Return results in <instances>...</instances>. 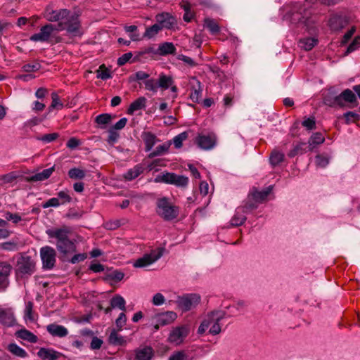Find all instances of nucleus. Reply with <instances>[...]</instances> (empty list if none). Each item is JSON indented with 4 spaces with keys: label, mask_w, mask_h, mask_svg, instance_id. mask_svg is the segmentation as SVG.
Here are the masks:
<instances>
[{
    "label": "nucleus",
    "mask_w": 360,
    "mask_h": 360,
    "mask_svg": "<svg viewBox=\"0 0 360 360\" xmlns=\"http://www.w3.org/2000/svg\"><path fill=\"white\" fill-rule=\"evenodd\" d=\"M342 103L346 105V103L352 104V106H357L359 103L356 96L349 89H346L340 94Z\"/></svg>",
    "instance_id": "obj_27"
},
{
    "label": "nucleus",
    "mask_w": 360,
    "mask_h": 360,
    "mask_svg": "<svg viewBox=\"0 0 360 360\" xmlns=\"http://www.w3.org/2000/svg\"><path fill=\"white\" fill-rule=\"evenodd\" d=\"M195 142L201 149L210 150L217 143V136L213 132L209 133L207 135L199 134L195 138Z\"/></svg>",
    "instance_id": "obj_10"
},
{
    "label": "nucleus",
    "mask_w": 360,
    "mask_h": 360,
    "mask_svg": "<svg viewBox=\"0 0 360 360\" xmlns=\"http://www.w3.org/2000/svg\"><path fill=\"white\" fill-rule=\"evenodd\" d=\"M246 217L241 212V210L238 207L236 214L231 220V225L232 226H241L246 220Z\"/></svg>",
    "instance_id": "obj_40"
},
{
    "label": "nucleus",
    "mask_w": 360,
    "mask_h": 360,
    "mask_svg": "<svg viewBox=\"0 0 360 360\" xmlns=\"http://www.w3.org/2000/svg\"><path fill=\"white\" fill-rule=\"evenodd\" d=\"M124 276V274L123 272L115 270L111 273L106 274L105 276L103 278V281H114L115 282H120L121 281Z\"/></svg>",
    "instance_id": "obj_47"
},
{
    "label": "nucleus",
    "mask_w": 360,
    "mask_h": 360,
    "mask_svg": "<svg viewBox=\"0 0 360 360\" xmlns=\"http://www.w3.org/2000/svg\"><path fill=\"white\" fill-rule=\"evenodd\" d=\"M211 324L212 320L209 319L208 314L207 318L202 321L200 326L198 327V333L200 335L203 334Z\"/></svg>",
    "instance_id": "obj_63"
},
{
    "label": "nucleus",
    "mask_w": 360,
    "mask_h": 360,
    "mask_svg": "<svg viewBox=\"0 0 360 360\" xmlns=\"http://www.w3.org/2000/svg\"><path fill=\"white\" fill-rule=\"evenodd\" d=\"M17 179V175L15 172L0 176V181L4 184H9L13 182Z\"/></svg>",
    "instance_id": "obj_61"
},
{
    "label": "nucleus",
    "mask_w": 360,
    "mask_h": 360,
    "mask_svg": "<svg viewBox=\"0 0 360 360\" xmlns=\"http://www.w3.org/2000/svg\"><path fill=\"white\" fill-rule=\"evenodd\" d=\"M146 101L147 100L144 96L138 98L130 104L127 110V113L128 115H133L135 111L145 108Z\"/></svg>",
    "instance_id": "obj_26"
},
{
    "label": "nucleus",
    "mask_w": 360,
    "mask_h": 360,
    "mask_svg": "<svg viewBox=\"0 0 360 360\" xmlns=\"http://www.w3.org/2000/svg\"><path fill=\"white\" fill-rule=\"evenodd\" d=\"M34 303L32 301H29L26 303L25 309V319H28L30 321L35 320L33 313Z\"/></svg>",
    "instance_id": "obj_52"
},
{
    "label": "nucleus",
    "mask_w": 360,
    "mask_h": 360,
    "mask_svg": "<svg viewBox=\"0 0 360 360\" xmlns=\"http://www.w3.org/2000/svg\"><path fill=\"white\" fill-rule=\"evenodd\" d=\"M110 304L113 309L118 308L123 311H126V302L120 295H114L111 298Z\"/></svg>",
    "instance_id": "obj_33"
},
{
    "label": "nucleus",
    "mask_w": 360,
    "mask_h": 360,
    "mask_svg": "<svg viewBox=\"0 0 360 360\" xmlns=\"http://www.w3.org/2000/svg\"><path fill=\"white\" fill-rule=\"evenodd\" d=\"M175 173L166 172L156 176L154 179L155 183H165L167 184H172Z\"/></svg>",
    "instance_id": "obj_37"
},
{
    "label": "nucleus",
    "mask_w": 360,
    "mask_h": 360,
    "mask_svg": "<svg viewBox=\"0 0 360 360\" xmlns=\"http://www.w3.org/2000/svg\"><path fill=\"white\" fill-rule=\"evenodd\" d=\"M108 342L110 345L115 346H124L127 342L124 338L119 335L115 329H113L110 333L108 338Z\"/></svg>",
    "instance_id": "obj_35"
},
{
    "label": "nucleus",
    "mask_w": 360,
    "mask_h": 360,
    "mask_svg": "<svg viewBox=\"0 0 360 360\" xmlns=\"http://www.w3.org/2000/svg\"><path fill=\"white\" fill-rule=\"evenodd\" d=\"M285 155L283 153L278 151L276 150H274L270 155L269 162L271 165L275 167L276 166L280 165L281 162L284 161Z\"/></svg>",
    "instance_id": "obj_38"
},
{
    "label": "nucleus",
    "mask_w": 360,
    "mask_h": 360,
    "mask_svg": "<svg viewBox=\"0 0 360 360\" xmlns=\"http://www.w3.org/2000/svg\"><path fill=\"white\" fill-rule=\"evenodd\" d=\"M0 248L7 251H15L18 248L15 242L7 241L0 243Z\"/></svg>",
    "instance_id": "obj_62"
},
{
    "label": "nucleus",
    "mask_w": 360,
    "mask_h": 360,
    "mask_svg": "<svg viewBox=\"0 0 360 360\" xmlns=\"http://www.w3.org/2000/svg\"><path fill=\"white\" fill-rule=\"evenodd\" d=\"M47 331L54 337L63 338L68 334V329L61 325L51 323L47 326Z\"/></svg>",
    "instance_id": "obj_23"
},
{
    "label": "nucleus",
    "mask_w": 360,
    "mask_h": 360,
    "mask_svg": "<svg viewBox=\"0 0 360 360\" xmlns=\"http://www.w3.org/2000/svg\"><path fill=\"white\" fill-rule=\"evenodd\" d=\"M272 189H273V186H269L267 188H266L265 189L259 191H257V189L256 188L254 187L252 189V191L250 193V196H251V198L255 201H256L259 203H262L263 202H264L266 200L268 195L272 191Z\"/></svg>",
    "instance_id": "obj_19"
},
{
    "label": "nucleus",
    "mask_w": 360,
    "mask_h": 360,
    "mask_svg": "<svg viewBox=\"0 0 360 360\" xmlns=\"http://www.w3.org/2000/svg\"><path fill=\"white\" fill-rule=\"evenodd\" d=\"M13 267L7 261H0V292L5 291L10 285L9 276Z\"/></svg>",
    "instance_id": "obj_8"
},
{
    "label": "nucleus",
    "mask_w": 360,
    "mask_h": 360,
    "mask_svg": "<svg viewBox=\"0 0 360 360\" xmlns=\"http://www.w3.org/2000/svg\"><path fill=\"white\" fill-rule=\"evenodd\" d=\"M70 11V10L66 8L51 11L46 10L45 18L48 21L58 22V23H60L65 20V17H68Z\"/></svg>",
    "instance_id": "obj_15"
},
{
    "label": "nucleus",
    "mask_w": 360,
    "mask_h": 360,
    "mask_svg": "<svg viewBox=\"0 0 360 360\" xmlns=\"http://www.w3.org/2000/svg\"><path fill=\"white\" fill-rule=\"evenodd\" d=\"M176 49L172 42H163L159 45L158 49H155V55L165 56L176 54Z\"/></svg>",
    "instance_id": "obj_20"
},
{
    "label": "nucleus",
    "mask_w": 360,
    "mask_h": 360,
    "mask_svg": "<svg viewBox=\"0 0 360 360\" xmlns=\"http://www.w3.org/2000/svg\"><path fill=\"white\" fill-rule=\"evenodd\" d=\"M65 19L56 25V30L66 31L68 34L73 37H81L83 34L79 15L70 11L68 17H65Z\"/></svg>",
    "instance_id": "obj_3"
},
{
    "label": "nucleus",
    "mask_w": 360,
    "mask_h": 360,
    "mask_svg": "<svg viewBox=\"0 0 360 360\" xmlns=\"http://www.w3.org/2000/svg\"><path fill=\"white\" fill-rule=\"evenodd\" d=\"M145 167L143 164H137L133 168L129 169L124 174V178L127 181H131L143 173Z\"/></svg>",
    "instance_id": "obj_25"
},
{
    "label": "nucleus",
    "mask_w": 360,
    "mask_h": 360,
    "mask_svg": "<svg viewBox=\"0 0 360 360\" xmlns=\"http://www.w3.org/2000/svg\"><path fill=\"white\" fill-rule=\"evenodd\" d=\"M40 256L42 261V268L44 269H52L55 266L56 262V252L50 246H44L40 249Z\"/></svg>",
    "instance_id": "obj_6"
},
{
    "label": "nucleus",
    "mask_w": 360,
    "mask_h": 360,
    "mask_svg": "<svg viewBox=\"0 0 360 360\" xmlns=\"http://www.w3.org/2000/svg\"><path fill=\"white\" fill-rule=\"evenodd\" d=\"M360 47V36H356L352 43L348 46L346 53H350Z\"/></svg>",
    "instance_id": "obj_60"
},
{
    "label": "nucleus",
    "mask_w": 360,
    "mask_h": 360,
    "mask_svg": "<svg viewBox=\"0 0 360 360\" xmlns=\"http://www.w3.org/2000/svg\"><path fill=\"white\" fill-rule=\"evenodd\" d=\"M155 20L161 30L166 28L171 30L176 24V20L171 13L167 12H162L155 15Z\"/></svg>",
    "instance_id": "obj_14"
},
{
    "label": "nucleus",
    "mask_w": 360,
    "mask_h": 360,
    "mask_svg": "<svg viewBox=\"0 0 360 360\" xmlns=\"http://www.w3.org/2000/svg\"><path fill=\"white\" fill-rule=\"evenodd\" d=\"M200 301V297L197 294H187L182 297H179L177 300L178 307L183 311H187L191 309L193 307L197 305Z\"/></svg>",
    "instance_id": "obj_9"
},
{
    "label": "nucleus",
    "mask_w": 360,
    "mask_h": 360,
    "mask_svg": "<svg viewBox=\"0 0 360 360\" xmlns=\"http://www.w3.org/2000/svg\"><path fill=\"white\" fill-rule=\"evenodd\" d=\"M329 27L332 30L338 31L344 27L342 18L340 15H333L328 20Z\"/></svg>",
    "instance_id": "obj_36"
},
{
    "label": "nucleus",
    "mask_w": 360,
    "mask_h": 360,
    "mask_svg": "<svg viewBox=\"0 0 360 360\" xmlns=\"http://www.w3.org/2000/svg\"><path fill=\"white\" fill-rule=\"evenodd\" d=\"M15 335L17 338L27 340L31 343H36L38 340L37 335L25 328L18 330L15 333Z\"/></svg>",
    "instance_id": "obj_30"
},
{
    "label": "nucleus",
    "mask_w": 360,
    "mask_h": 360,
    "mask_svg": "<svg viewBox=\"0 0 360 360\" xmlns=\"http://www.w3.org/2000/svg\"><path fill=\"white\" fill-rule=\"evenodd\" d=\"M54 170V166L48 169H45L42 172L37 173L34 175L27 176L25 180L27 182H36L46 180L51 176Z\"/></svg>",
    "instance_id": "obj_22"
},
{
    "label": "nucleus",
    "mask_w": 360,
    "mask_h": 360,
    "mask_svg": "<svg viewBox=\"0 0 360 360\" xmlns=\"http://www.w3.org/2000/svg\"><path fill=\"white\" fill-rule=\"evenodd\" d=\"M188 137V133L187 131H184L174 136L173 139V143L174 144V147L176 148H180L182 147L183 141L186 140Z\"/></svg>",
    "instance_id": "obj_51"
},
{
    "label": "nucleus",
    "mask_w": 360,
    "mask_h": 360,
    "mask_svg": "<svg viewBox=\"0 0 360 360\" xmlns=\"http://www.w3.org/2000/svg\"><path fill=\"white\" fill-rule=\"evenodd\" d=\"M37 354L41 360H57L60 356H64L62 353L54 350L53 348L45 347H41Z\"/></svg>",
    "instance_id": "obj_17"
},
{
    "label": "nucleus",
    "mask_w": 360,
    "mask_h": 360,
    "mask_svg": "<svg viewBox=\"0 0 360 360\" xmlns=\"http://www.w3.org/2000/svg\"><path fill=\"white\" fill-rule=\"evenodd\" d=\"M46 233L51 238H56V249L59 252V259L62 262H68V256L76 252L77 246L75 240L68 237L69 230L66 226L60 229H51L46 231Z\"/></svg>",
    "instance_id": "obj_1"
},
{
    "label": "nucleus",
    "mask_w": 360,
    "mask_h": 360,
    "mask_svg": "<svg viewBox=\"0 0 360 360\" xmlns=\"http://www.w3.org/2000/svg\"><path fill=\"white\" fill-rule=\"evenodd\" d=\"M225 315L226 311L221 310L212 311L209 313V319L212 320V324L209 331L210 334L215 335L221 332L219 322L225 317Z\"/></svg>",
    "instance_id": "obj_13"
},
{
    "label": "nucleus",
    "mask_w": 360,
    "mask_h": 360,
    "mask_svg": "<svg viewBox=\"0 0 360 360\" xmlns=\"http://www.w3.org/2000/svg\"><path fill=\"white\" fill-rule=\"evenodd\" d=\"M188 177L183 175H178L175 174V177L174 178V181L172 182L173 185H175L179 187H185L188 185Z\"/></svg>",
    "instance_id": "obj_56"
},
{
    "label": "nucleus",
    "mask_w": 360,
    "mask_h": 360,
    "mask_svg": "<svg viewBox=\"0 0 360 360\" xmlns=\"http://www.w3.org/2000/svg\"><path fill=\"white\" fill-rule=\"evenodd\" d=\"M156 212L165 221L176 219L179 214V207L172 203L167 197L158 198L156 202Z\"/></svg>",
    "instance_id": "obj_4"
},
{
    "label": "nucleus",
    "mask_w": 360,
    "mask_h": 360,
    "mask_svg": "<svg viewBox=\"0 0 360 360\" xmlns=\"http://www.w3.org/2000/svg\"><path fill=\"white\" fill-rule=\"evenodd\" d=\"M150 75L143 71H138L129 77V82H134L138 81H143V82L149 79Z\"/></svg>",
    "instance_id": "obj_48"
},
{
    "label": "nucleus",
    "mask_w": 360,
    "mask_h": 360,
    "mask_svg": "<svg viewBox=\"0 0 360 360\" xmlns=\"http://www.w3.org/2000/svg\"><path fill=\"white\" fill-rule=\"evenodd\" d=\"M153 54L155 55V49L153 46L146 47L139 51L135 52V55L132 58L131 63L140 62L142 59H146L147 55Z\"/></svg>",
    "instance_id": "obj_29"
},
{
    "label": "nucleus",
    "mask_w": 360,
    "mask_h": 360,
    "mask_svg": "<svg viewBox=\"0 0 360 360\" xmlns=\"http://www.w3.org/2000/svg\"><path fill=\"white\" fill-rule=\"evenodd\" d=\"M204 26L212 35H217L220 32V26L214 19L205 18L204 19Z\"/></svg>",
    "instance_id": "obj_31"
},
{
    "label": "nucleus",
    "mask_w": 360,
    "mask_h": 360,
    "mask_svg": "<svg viewBox=\"0 0 360 360\" xmlns=\"http://www.w3.org/2000/svg\"><path fill=\"white\" fill-rule=\"evenodd\" d=\"M325 141L324 136L321 132L314 133L309 138V146H316L323 143Z\"/></svg>",
    "instance_id": "obj_50"
},
{
    "label": "nucleus",
    "mask_w": 360,
    "mask_h": 360,
    "mask_svg": "<svg viewBox=\"0 0 360 360\" xmlns=\"http://www.w3.org/2000/svg\"><path fill=\"white\" fill-rule=\"evenodd\" d=\"M7 349L13 354L21 358H25L27 355L26 351L15 343H10L8 345Z\"/></svg>",
    "instance_id": "obj_42"
},
{
    "label": "nucleus",
    "mask_w": 360,
    "mask_h": 360,
    "mask_svg": "<svg viewBox=\"0 0 360 360\" xmlns=\"http://www.w3.org/2000/svg\"><path fill=\"white\" fill-rule=\"evenodd\" d=\"M141 137L144 143V150L146 152L150 151L156 143L160 141L158 136L150 131H143L141 134Z\"/></svg>",
    "instance_id": "obj_16"
},
{
    "label": "nucleus",
    "mask_w": 360,
    "mask_h": 360,
    "mask_svg": "<svg viewBox=\"0 0 360 360\" xmlns=\"http://www.w3.org/2000/svg\"><path fill=\"white\" fill-rule=\"evenodd\" d=\"M302 125L305 127L307 130H313L316 127V120L314 117H304V120L302 122Z\"/></svg>",
    "instance_id": "obj_58"
},
{
    "label": "nucleus",
    "mask_w": 360,
    "mask_h": 360,
    "mask_svg": "<svg viewBox=\"0 0 360 360\" xmlns=\"http://www.w3.org/2000/svg\"><path fill=\"white\" fill-rule=\"evenodd\" d=\"M41 67V66L40 63L38 62H36L33 64H31V63L25 64L22 67V69L24 72H37V71L39 70Z\"/></svg>",
    "instance_id": "obj_59"
},
{
    "label": "nucleus",
    "mask_w": 360,
    "mask_h": 360,
    "mask_svg": "<svg viewBox=\"0 0 360 360\" xmlns=\"http://www.w3.org/2000/svg\"><path fill=\"white\" fill-rule=\"evenodd\" d=\"M36 262L32 257L21 253L14 267L15 278L17 282L27 280L36 271Z\"/></svg>",
    "instance_id": "obj_2"
},
{
    "label": "nucleus",
    "mask_w": 360,
    "mask_h": 360,
    "mask_svg": "<svg viewBox=\"0 0 360 360\" xmlns=\"http://www.w3.org/2000/svg\"><path fill=\"white\" fill-rule=\"evenodd\" d=\"M259 202L255 201L250 194L248 195V199L245 202L244 205L241 207H239L241 210V212L247 213L252 210H256L258 207Z\"/></svg>",
    "instance_id": "obj_41"
},
{
    "label": "nucleus",
    "mask_w": 360,
    "mask_h": 360,
    "mask_svg": "<svg viewBox=\"0 0 360 360\" xmlns=\"http://www.w3.org/2000/svg\"><path fill=\"white\" fill-rule=\"evenodd\" d=\"M189 333V328L186 326H181L173 328L170 332L168 341L171 343H174L176 345L183 342L185 338Z\"/></svg>",
    "instance_id": "obj_12"
},
{
    "label": "nucleus",
    "mask_w": 360,
    "mask_h": 360,
    "mask_svg": "<svg viewBox=\"0 0 360 360\" xmlns=\"http://www.w3.org/2000/svg\"><path fill=\"white\" fill-rule=\"evenodd\" d=\"M307 148L306 143L300 142L294 146L293 148L288 153V156L292 158L297 155H302L307 152Z\"/></svg>",
    "instance_id": "obj_32"
},
{
    "label": "nucleus",
    "mask_w": 360,
    "mask_h": 360,
    "mask_svg": "<svg viewBox=\"0 0 360 360\" xmlns=\"http://www.w3.org/2000/svg\"><path fill=\"white\" fill-rule=\"evenodd\" d=\"M56 30V25L53 24H46L42 26L39 33H35L30 37L32 41L49 42L53 31Z\"/></svg>",
    "instance_id": "obj_11"
},
{
    "label": "nucleus",
    "mask_w": 360,
    "mask_h": 360,
    "mask_svg": "<svg viewBox=\"0 0 360 360\" xmlns=\"http://www.w3.org/2000/svg\"><path fill=\"white\" fill-rule=\"evenodd\" d=\"M112 115L108 113L100 114L95 118V122L98 124V127L105 129L107 124H110L112 120Z\"/></svg>",
    "instance_id": "obj_34"
},
{
    "label": "nucleus",
    "mask_w": 360,
    "mask_h": 360,
    "mask_svg": "<svg viewBox=\"0 0 360 360\" xmlns=\"http://www.w3.org/2000/svg\"><path fill=\"white\" fill-rule=\"evenodd\" d=\"M187 357L186 353L184 350H181L174 352L169 358V360H186Z\"/></svg>",
    "instance_id": "obj_64"
},
{
    "label": "nucleus",
    "mask_w": 360,
    "mask_h": 360,
    "mask_svg": "<svg viewBox=\"0 0 360 360\" xmlns=\"http://www.w3.org/2000/svg\"><path fill=\"white\" fill-rule=\"evenodd\" d=\"M137 360H151L154 356L153 349L150 346L139 348L135 350Z\"/></svg>",
    "instance_id": "obj_24"
},
{
    "label": "nucleus",
    "mask_w": 360,
    "mask_h": 360,
    "mask_svg": "<svg viewBox=\"0 0 360 360\" xmlns=\"http://www.w3.org/2000/svg\"><path fill=\"white\" fill-rule=\"evenodd\" d=\"M0 323L8 328L16 324V319L10 309H0Z\"/></svg>",
    "instance_id": "obj_18"
},
{
    "label": "nucleus",
    "mask_w": 360,
    "mask_h": 360,
    "mask_svg": "<svg viewBox=\"0 0 360 360\" xmlns=\"http://www.w3.org/2000/svg\"><path fill=\"white\" fill-rule=\"evenodd\" d=\"M165 160L162 158H158L153 160L150 163H149L147 166L148 171L155 170L158 171L157 167H165Z\"/></svg>",
    "instance_id": "obj_53"
},
{
    "label": "nucleus",
    "mask_w": 360,
    "mask_h": 360,
    "mask_svg": "<svg viewBox=\"0 0 360 360\" xmlns=\"http://www.w3.org/2000/svg\"><path fill=\"white\" fill-rule=\"evenodd\" d=\"M108 134L107 142L109 145L113 146L116 142H117L118 139L120 138V134L117 130L113 129L111 127L108 129Z\"/></svg>",
    "instance_id": "obj_57"
},
{
    "label": "nucleus",
    "mask_w": 360,
    "mask_h": 360,
    "mask_svg": "<svg viewBox=\"0 0 360 360\" xmlns=\"http://www.w3.org/2000/svg\"><path fill=\"white\" fill-rule=\"evenodd\" d=\"M165 250V248H158L155 250L152 251L150 254H146L143 257L139 258L135 262L134 266L137 268H142L153 264L162 256Z\"/></svg>",
    "instance_id": "obj_7"
},
{
    "label": "nucleus",
    "mask_w": 360,
    "mask_h": 360,
    "mask_svg": "<svg viewBox=\"0 0 360 360\" xmlns=\"http://www.w3.org/2000/svg\"><path fill=\"white\" fill-rule=\"evenodd\" d=\"M51 103L49 106V112L52 111L53 109L61 110L64 105L60 101V97L56 92L51 93Z\"/></svg>",
    "instance_id": "obj_43"
},
{
    "label": "nucleus",
    "mask_w": 360,
    "mask_h": 360,
    "mask_svg": "<svg viewBox=\"0 0 360 360\" xmlns=\"http://www.w3.org/2000/svg\"><path fill=\"white\" fill-rule=\"evenodd\" d=\"M171 144V141H166L164 143L158 146L153 151L150 152L148 155V158L152 159L155 157L160 156L167 153L169 152Z\"/></svg>",
    "instance_id": "obj_28"
},
{
    "label": "nucleus",
    "mask_w": 360,
    "mask_h": 360,
    "mask_svg": "<svg viewBox=\"0 0 360 360\" xmlns=\"http://www.w3.org/2000/svg\"><path fill=\"white\" fill-rule=\"evenodd\" d=\"M155 318L160 326H166L172 323L177 318V314L174 311H167L157 314Z\"/></svg>",
    "instance_id": "obj_21"
},
{
    "label": "nucleus",
    "mask_w": 360,
    "mask_h": 360,
    "mask_svg": "<svg viewBox=\"0 0 360 360\" xmlns=\"http://www.w3.org/2000/svg\"><path fill=\"white\" fill-rule=\"evenodd\" d=\"M85 175V171L79 168L73 167L68 171V176L72 179H83Z\"/></svg>",
    "instance_id": "obj_49"
},
{
    "label": "nucleus",
    "mask_w": 360,
    "mask_h": 360,
    "mask_svg": "<svg viewBox=\"0 0 360 360\" xmlns=\"http://www.w3.org/2000/svg\"><path fill=\"white\" fill-rule=\"evenodd\" d=\"M343 117L345 120V123L347 124H350L352 122L355 123L360 120L359 115L354 112H352V111H348V112L344 113Z\"/></svg>",
    "instance_id": "obj_54"
},
{
    "label": "nucleus",
    "mask_w": 360,
    "mask_h": 360,
    "mask_svg": "<svg viewBox=\"0 0 360 360\" xmlns=\"http://www.w3.org/2000/svg\"><path fill=\"white\" fill-rule=\"evenodd\" d=\"M318 43V39L314 37L301 39L300 44L306 51L311 50Z\"/></svg>",
    "instance_id": "obj_44"
},
{
    "label": "nucleus",
    "mask_w": 360,
    "mask_h": 360,
    "mask_svg": "<svg viewBox=\"0 0 360 360\" xmlns=\"http://www.w3.org/2000/svg\"><path fill=\"white\" fill-rule=\"evenodd\" d=\"M96 77L103 80L112 78L110 70L105 66V64H102L99 66V68L96 70Z\"/></svg>",
    "instance_id": "obj_46"
},
{
    "label": "nucleus",
    "mask_w": 360,
    "mask_h": 360,
    "mask_svg": "<svg viewBox=\"0 0 360 360\" xmlns=\"http://www.w3.org/2000/svg\"><path fill=\"white\" fill-rule=\"evenodd\" d=\"M174 82L172 76L162 72L159 75L157 80L154 78H150L144 82V85L146 90L156 93L158 88H160L162 90L168 89L174 84Z\"/></svg>",
    "instance_id": "obj_5"
},
{
    "label": "nucleus",
    "mask_w": 360,
    "mask_h": 360,
    "mask_svg": "<svg viewBox=\"0 0 360 360\" xmlns=\"http://www.w3.org/2000/svg\"><path fill=\"white\" fill-rule=\"evenodd\" d=\"M57 198H59L60 205H65L72 201V198L69 194V191H60L57 193Z\"/></svg>",
    "instance_id": "obj_55"
},
{
    "label": "nucleus",
    "mask_w": 360,
    "mask_h": 360,
    "mask_svg": "<svg viewBox=\"0 0 360 360\" xmlns=\"http://www.w3.org/2000/svg\"><path fill=\"white\" fill-rule=\"evenodd\" d=\"M159 25H160L156 22L152 26L146 27L143 37L147 39H151L154 37L156 34L159 33L160 31L162 30L161 27H160Z\"/></svg>",
    "instance_id": "obj_45"
},
{
    "label": "nucleus",
    "mask_w": 360,
    "mask_h": 360,
    "mask_svg": "<svg viewBox=\"0 0 360 360\" xmlns=\"http://www.w3.org/2000/svg\"><path fill=\"white\" fill-rule=\"evenodd\" d=\"M197 88L195 86H192L191 93L189 96L191 101L194 103H198L202 96L201 84L199 80H197Z\"/></svg>",
    "instance_id": "obj_39"
}]
</instances>
